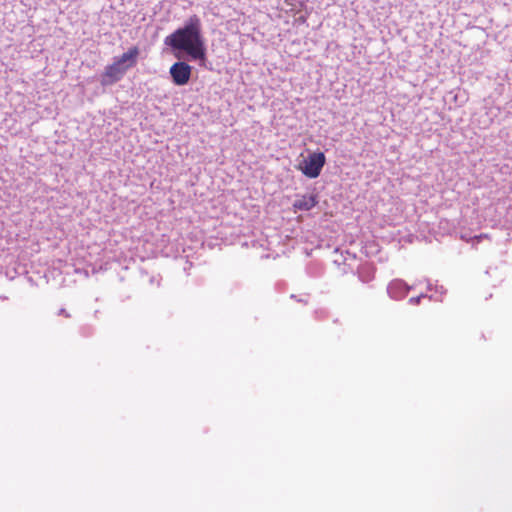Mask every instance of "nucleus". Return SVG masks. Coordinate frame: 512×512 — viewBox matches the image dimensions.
<instances>
[{
	"label": "nucleus",
	"mask_w": 512,
	"mask_h": 512,
	"mask_svg": "<svg viewBox=\"0 0 512 512\" xmlns=\"http://www.w3.org/2000/svg\"><path fill=\"white\" fill-rule=\"evenodd\" d=\"M127 71L121 67L115 60L112 64L106 66L104 73L101 77V84L103 86L112 85L121 80Z\"/></svg>",
	"instance_id": "nucleus-4"
},
{
	"label": "nucleus",
	"mask_w": 512,
	"mask_h": 512,
	"mask_svg": "<svg viewBox=\"0 0 512 512\" xmlns=\"http://www.w3.org/2000/svg\"><path fill=\"white\" fill-rule=\"evenodd\" d=\"M326 163L323 152L309 153L307 158L299 165L301 172L308 178H317Z\"/></svg>",
	"instance_id": "nucleus-2"
},
{
	"label": "nucleus",
	"mask_w": 512,
	"mask_h": 512,
	"mask_svg": "<svg viewBox=\"0 0 512 512\" xmlns=\"http://www.w3.org/2000/svg\"><path fill=\"white\" fill-rule=\"evenodd\" d=\"M318 203L317 195H303L296 199L293 203V207L296 210L309 211Z\"/></svg>",
	"instance_id": "nucleus-6"
},
{
	"label": "nucleus",
	"mask_w": 512,
	"mask_h": 512,
	"mask_svg": "<svg viewBox=\"0 0 512 512\" xmlns=\"http://www.w3.org/2000/svg\"><path fill=\"white\" fill-rule=\"evenodd\" d=\"M418 285H421V286L425 285L427 289L433 288V285H432V283L430 282L429 279H425L424 282L420 281L418 283Z\"/></svg>",
	"instance_id": "nucleus-9"
},
{
	"label": "nucleus",
	"mask_w": 512,
	"mask_h": 512,
	"mask_svg": "<svg viewBox=\"0 0 512 512\" xmlns=\"http://www.w3.org/2000/svg\"><path fill=\"white\" fill-rule=\"evenodd\" d=\"M357 273L363 283H369L374 278L375 268L366 263L359 266Z\"/></svg>",
	"instance_id": "nucleus-7"
},
{
	"label": "nucleus",
	"mask_w": 512,
	"mask_h": 512,
	"mask_svg": "<svg viewBox=\"0 0 512 512\" xmlns=\"http://www.w3.org/2000/svg\"><path fill=\"white\" fill-rule=\"evenodd\" d=\"M421 297H424V295H423V294H421V295H420V296H418L417 298H413V297H412V298H410V302H412V303H418Z\"/></svg>",
	"instance_id": "nucleus-10"
},
{
	"label": "nucleus",
	"mask_w": 512,
	"mask_h": 512,
	"mask_svg": "<svg viewBox=\"0 0 512 512\" xmlns=\"http://www.w3.org/2000/svg\"><path fill=\"white\" fill-rule=\"evenodd\" d=\"M297 21L300 22V23H305L306 22V17L305 16H300L297 18Z\"/></svg>",
	"instance_id": "nucleus-11"
},
{
	"label": "nucleus",
	"mask_w": 512,
	"mask_h": 512,
	"mask_svg": "<svg viewBox=\"0 0 512 512\" xmlns=\"http://www.w3.org/2000/svg\"><path fill=\"white\" fill-rule=\"evenodd\" d=\"M169 72L175 85L184 86L191 78L192 67L186 62L178 61L170 67Z\"/></svg>",
	"instance_id": "nucleus-3"
},
{
	"label": "nucleus",
	"mask_w": 512,
	"mask_h": 512,
	"mask_svg": "<svg viewBox=\"0 0 512 512\" xmlns=\"http://www.w3.org/2000/svg\"><path fill=\"white\" fill-rule=\"evenodd\" d=\"M164 44L173 51L186 53L193 60H199L201 63L206 60V46L197 15L189 17L183 27L167 36Z\"/></svg>",
	"instance_id": "nucleus-1"
},
{
	"label": "nucleus",
	"mask_w": 512,
	"mask_h": 512,
	"mask_svg": "<svg viewBox=\"0 0 512 512\" xmlns=\"http://www.w3.org/2000/svg\"><path fill=\"white\" fill-rule=\"evenodd\" d=\"M388 288H406V289H409V288H413V287L408 285V284H406L402 280H394L393 282H391V284L388 286Z\"/></svg>",
	"instance_id": "nucleus-8"
},
{
	"label": "nucleus",
	"mask_w": 512,
	"mask_h": 512,
	"mask_svg": "<svg viewBox=\"0 0 512 512\" xmlns=\"http://www.w3.org/2000/svg\"><path fill=\"white\" fill-rule=\"evenodd\" d=\"M140 54V50L137 46L129 48V50L123 53L120 57L115 58V61L124 67L126 71L133 68L137 64V59Z\"/></svg>",
	"instance_id": "nucleus-5"
}]
</instances>
